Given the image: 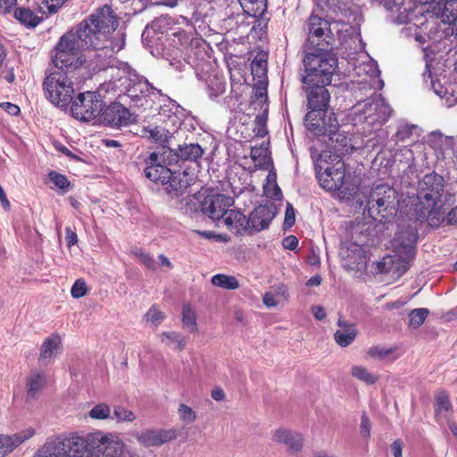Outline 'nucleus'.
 <instances>
[{"label":"nucleus","instance_id":"nucleus-19","mask_svg":"<svg viewBox=\"0 0 457 457\" xmlns=\"http://www.w3.org/2000/svg\"><path fill=\"white\" fill-rule=\"evenodd\" d=\"M204 154V149L197 143H184L174 149L163 150V154L170 158V162H172L173 164L179 162H197Z\"/></svg>","mask_w":457,"mask_h":457},{"label":"nucleus","instance_id":"nucleus-4","mask_svg":"<svg viewBox=\"0 0 457 457\" xmlns=\"http://www.w3.org/2000/svg\"><path fill=\"white\" fill-rule=\"evenodd\" d=\"M399 205L397 191L385 184L372 187L365 196L364 211L375 220L390 221L395 216Z\"/></svg>","mask_w":457,"mask_h":457},{"label":"nucleus","instance_id":"nucleus-41","mask_svg":"<svg viewBox=\"0 0 457 457\" xmlns=\"http://www.w3.org/2000/svg\"><path fill=\"white\" fill-rule=\"evenodd\" d=\"M428 313L429 311L427 308L413 309L409 313V326L413 328H420L424 323Z\"/></svg>","mask_w":457,"mask_h":457},{"label":"nucleus","instance_id":"nucleus-16","mask_svg":"<svg viewBox=\"0 0 457 457\" xmlns=\"http://www.w3.org/2000/svg\"><path fill=\"white\" fill-rule=\"evenodd\" d=\"M307 129L317 137H328V143L335 149L344 148L347 145L348 137L345 131L340 130L334 112H329L328 118H323V120L311 124Z\"/></svg>","mask_w":457,"mask_h":457},{"label":"nucleus","instance_id":"nucleus-7","mask_svg":"<svg viewBox=\"0 0 457 457\" xmlns=\"http://www.w3.org/2000/svg\"><path fill=\"white\" fill-rule=\"evenodd\" d=\"M183 201L188 206L186 212L201 211L213 220H220L226 213V211L233 205L232 197L223 194H212L208 189L188 195Z\"/></svg>","mask_w":457,"mask_h":457},{"label":"nucleus","instance_id":"nucleus-58","mask_svg":"<svg viewBox=\"0 0 457 457\" xmlns=\"http://www.w3.org/2000/svg\"><path fill=\"white\" fill-rule=\"evenodd\" d=\"M1 106L12 116H17L21 112L20 107L12 103H3Z\"/></svg>","mask_w":457,"mask_h":457},{"label":"nucleus","instance_id":"nucleus-29","mask_svg":"<svg viewBox=\"0 0 457 457\" xmlns=\"http://www.w3.org/2000/svg\"><path fill=\"white\" fill-rule=\"evenodd\" d=\"M142 132L143 137H146L159 144L160 146L158 147L159 150L157 152H163L164 149L167 150L168 148H170L167 144H169L172 139L173 133L166 128L162 126H156L153 129L144 128Z\"/></svg>","mask_w":457,"mask_h":457},{"label":"nucleus","instance_id":"nucleus-39","mask_svg":"<svg viewBox=\"0 0 457 457\" xmlns=\"http://www.w3.org/2000/svg\"><path fill=\"white\" fill-rule=\"evenodd\" d=\"M418 129L416 125H410L407 123H402L398 126L396 132L392 137V139L396 143H404L411 139L413 132Z\"/></svg>","mask_w":457,"mask_h":457},{"label":"nucleus","instance_id":"nucleus-47","mask_svg":"<svg viewBox=\"0 0 457 457\" xmlns=\"http://www.w3.org/2000/svg\"><path fill=\"white\" fill-rule=\"evenodd\" d=\"M145 317L148 322H151L155 327L161 324L165 319L164 313L155 307H151Z\"/></svg>","mask_w":457,"mask_h":457},{"label":"nucleus","instance_id":"nucleus-2","mask_svg":"<svg viewBox=\"0 0 457 457\" xmlns=\"http://www.w3.org/2000/svg\"><path fill=\"white\" fill-rule=\"evenodd\" d=\"M444 193V178L435 172L426 174L419 182L418 203L414 209L416 219L420 222L428 221L432 228H438L445 221L446 212Z\"/></svg>","mask_w":457,"mask_h":457},{"label":"nucleus","instance_id":"nucleus-25","mask_svg":"<svg viewBox=\"0 0 457 457\" xmlns=\"http://www.w3.org/2000/svg\"><path fill=\"white\" fill-rule=\"evenodd\" d=\"M272 439L278 444L286 445L290 453H296L303 447V437L295 431L283 428L277 429L273 434Z\"/></svg>","mask_w":457,"mask_h":457},{"label":"nucleus","instance_id":"nucleus-10","mask_svg":"<svg viewBox=\"0 0 457 457\" xmlns=\"http://www.w3.org/2000/svg\"><path fill=\"white\" fill-rule=\"evenodd\" d=\"M79 437L83 444L79 448L86 457H120L123 453L122 442L112 434L98 431Z\"/></svg>","mask_w":457,"mask_h":457},{"label":"nucleus","instance_id":"nucleus-44","mask_svg":"<svg viewBox=\"0 0 457 457\" xmlns=\"http://www.w3.org/2000/svg\"><path fill=\"white\" fill-rule=\"evenodd\" d=\"M111 409L105 403H98L88 412V416L95 420H106L110 418Z\"/></svg>","mask_w":457,"mask_h":457},{"label":"nucleus","instance_id":"nucleus-15","mask_svg":"<svg viewBox=\"0 0 457 457\" xmlns=\"http://www.w3.org/2000/svg\"><path fill=\"white\" fill-rule=\"evenodd\" d=\"M126 79L128 85L126 86V93L123 96H119V98L123 99L128 97L131 99L133 106H142L143 99L145 98L151 92H156L162 95L160 89L154 87L145 77L139 75L135 70L128 67L125 70Z\"/></svg>","mask_w":457,"mask_h":457},{"label":"nucleus","instance_id":"nucleus-43","mask_svg":"<svg viewBox=\"0 0 457 457\" xmlns=\"http://www.w3.org/2000/svg\"><path fill=\"white\" fill-rule=\"evenodd\" d=\"M118 422H132L136 420V414L121 405H117L113 409V416Z\"/></svg>","mask_w":457,"mask_h":457},{"label":"nucleus","instance_id":"nucleus-62","mask_svg":"<svg viewBox=\"0 0 457 457\" xmlns=\"http://www.w3.org/2000/svg\"><path fill=\"white\" fill-rule=\"evenodd\" d=\"M445 220L448 224H457V207L452 209L447 215H445Z\"/></svg>","mask_w":457,"mask_h":457},{"label":"nucleus","instance_id":"nucleus-9","mask_svg":"<svg viewBox=\"0 0 457 457\" xmlns=\"http://www.w3.org/2000/svg\"><path fill=\"white\" fill-rule=\"evenodd\" d=\"M320 186L329 191L340 189L345 182V163L337 154L323 151L315 162Z\"/></svg>","mask_w":457,"mask_h":457},{"label":"nucleus","instance_id":"nucleus-46","mask_svg":"<svg viewBox=\"0 0 457 457\" xmlns=\"http://www.w3.org/2000/svg\"><path fill=\"white\" fill-rule=\"evenodd\" d=\"M133 253L138 258V261L145 266L147 269L151 270H154L156 269L155 262L154 258L140 249H136Z\"/></svg>","mask_w":457,"mask_h":457},{"label":"nucleus","instance_id":"nucleus-53","mask_svg":"<svg viewBox=\"0 0 457 457\" xmlns=\"http://www.w3.org/2000/svg\"><path fill=\"white\" fill-rule=\"evenodd\" d=\"M371 421L365 411L362 412L360 425V434L364 438L370 436Z\"/></svg>","mask_w":457,"mask_h":457},{"label":"nucleus","instance_id":"nucleus-52","mask_svg":"<svg viewBox=\"0 0 457 457\" xmlns=\"http://www.w3.org/2000/svg\"><path fill=\"white\" fill-rule=\"evenodd\" d=\"M423 76H424L425 81H427V79H430L431 87L434 90V92L440 97H443V96L445 94V90L444 89V87L439 82H436L433 79L432 73L428 65H427V71L424 73Z\"/></svg>","mask_w":457,"mask_h":457},{"label":"nucleus","instance_id":"nucleus-57","mask_svg":"<svg viewBox=\"0 0 457 457\" xmlns=\"http://www.w3.org/2000/svg\"><path fill=\"white\" fill-rule=\"evenodd\" d=\"M282 245L286 249L295 250L298 245V239L295 236H288L283 239Z\"/></svg>","mask_w":457,"mask_h":457},{"label":"nucleus","instance_id":"nucleus-31","mask_svg":"<svg viewBox=\"0 0 457 457\" xmlns=\"http://www.w3.org/2000/svg\"><path fill=\"white\" fill-rule=\"evenodd\" d=\"M223 222L231 231L242 233L250 230L248 219L239 211L227 210L224 215Z\"/></svg>","mask_w":457,"mask_h":457},{"label":"nucleus","instance_id":"nucleus-60","mask_svg":"<svg viewBox=\"0 0 457 457\" xmlns=\"http://www.w3.org/2000/svg\"><path fill=\"white\" fill-rule=\"evenodd\" d=\"M312 312L313 316L318 320H322L326 318V312L324 308L320 305H314L312 307Z\"/></svg>","mask_w":457,"mask_h":457},{"label":"nucleus","instance_id":"nucleus-8","mask_svg":"<svg viewBox=\"0 0 457 457\" xmlns=\"http://www.w3.org/2000/svg\"><path fill=\"white\" fill-rule=\"evenodd\" d=\"M393 113V109L381 95L359 101L353 107V120L357 123H367L377 129L385 124Z\"/></svg>","mask_w":457,"mask_h":457},{"label":"nucleus","instance_id":"nucleus-22","mask_svg":"<svg viewBox=\"0 0 457 457\" xmlns=\"http://www.w3.org/2000/svg\"><path fill=\"white\" fill-rule=\"evenodd\" d=\"M34 435L33 428H28L12 435H0V457L7 456Z\"/></svg>","mask_w":457,"mask_h":457},{"label":"nucleus","instance_id":"nucleus-42","mask_svg":"<svg viewBox=\"0 0 457 457\" xmlns=\"http://www.w3.org/2000/svg\"><path fill=\"white\" fill-rule=\"evenodd\" d=\"M395 5L397 7V11L400 13L408 12L413 11V3L412 0H403L402 2H397V0H393ZM420 4H428L434 2H436L438 4H441L443 0H413Z\"/></svg>","mask_w":457,"mask_h":457},{"label":"nucleus","instance_id":"nucleus-5","mask_svg":"<svg viewBox=\"0 0 457 457\" xmlns=\"http://www.w3.org/2000/svg\"><path fill=\"white\" fill-rule=\"evenodd\" d=\"M303 60L304 73L301 74L303 84H330L337 68V58L329 51L305 52Z\"/></svg>","mask_w":457,"mask_h":457},{"label":"nucleus","instance_id":"nucleus-14","mask_svg":"<svg viewBox=\"0 0 457 457\" xmlns=\"http://www.w3.org/2000/svg\"><path fill=\"white\" fill-rule=\"evenodd\" d=\"M308 37L304 45V52L329 51L335 41L329 22L312 14L307 22Z\"/></svg>","mask_w":457,"mask_h":457},{"label":"nucleus","instance_id":"nucleus-63","mask_svg":"<svg viewBox=\"0 0 457 457\" xmlns=\"http://www.w3.org/2000/svg\"><path fill=\"white\" fill-rule=\"evenodd\" d=\"M269 170H269V174L267 176V182L265 185H271V184L277 182V173H276L273 164L271 166H270Z\"/></svg>","mask_w":457,"mask_h":457},{"label":"nucleus","instance_id":"nucleus-11","mask_svg":"<svg viewBox=\"0 0 457 457\" xmlns=\"http://www.w3.org/2000/svg\"><path fill=\"white\" fill-rule=\"evenodd\" d=\"M329 84H303V89L306 93L307 106L310 111L304 118V124L306 129L311 127V124H316L323 120V118H328L329 115L328 107L330 101V94L327 89Z\"/></svg>","mask_w":457,"mask_h":457},{"label":"nucleus","instance_id":"nucleus-38","mask_svg":"<svg viewBox=\"0 0 457 457\" xmlns=\"http://www.w3.org/2000/svg\"><path fill=\"white\" fill-rule=\"evenodd\" d=\"M162 342L168 346H172L178 350H183L186 346V341L183 336L178 332H163L161 335Z\"/></svg>","mask_w":457,"mask_h":457},{"label":"nucleus","instance_id":"nucleus-28","mask_svg":"<svg viewBox=\"0 0 457 457\" xmlns=\"http://www.w3.org/2000/svg\"><path fill=\"white\" fill-rule=\"evenodd\" d=\"M243 11L249 16L258 19L259 26H266L268 18L265 17L267 11V0H238Z\"/></svg>","mask_w":457,"mask_h":457},{"label":"nucleus","instance_id":"nucleus-33","mask_svg":"<svg viewBox=\"0 0 457 457\" xmlns=\"http://www.w3.org/2000/svg\"><path fill=\"white\" fill-rule=\"evenodd\" d=\"M14 17L28 27H36L40 22V18L29 8H18L14 12Z\"/></svg>","mask_w":457,"mask_h":457},{"label":"nucleus","instance_id":"nucleus-21","mask_svg":"<svg viewBox=\"0 0 457 457\" xmlns=\"http://www.w3.org/2000/svg\"><path fill=\"white\" fill-rule=\"evenodd\" d=\"M102 115L106 124L116 128L128 126L135 120V117L129 109L120 103L111 104L103 112Z\"/></svg>","mask_w":457,"mask_h":457},{"label":"nucleus","instance_id":"nucleus-56","mask_svg":"<svg viewBox=\"0 0 457 457\" xmlns=\"http://www.w3.org/2000/svg\"><path fill=\"white\" fill-rule=\"evenodd\" d=\"M65 241L68 247H71L78 242V236L70 227L65 228Z\"/></svg>","mask_w":457,"mask_h":457},{"label":"nucleus","instance_id":"nucleus-40","mask_svg":"<svg viewBox=\"0 0 457 457\" xmlns=\"http://www.w3.org/2000/svg\"><path fill=\"white\" fill-rule=\"evenodd\" d=\"M352 375L367 385H373L378 381V377L362 366H353Z\"/></svg>","mask_w":457,"mask_h":457},{"label":"nucleus","instance_id":"nucleus-59","mask_svg":"<svg viewBox=\"0 0 457 457\" xmlns=\"http://www.w3.org/2000/svg\"><path fill=\"white\" fill-rule=\"evenodd\" d=\"M391 451L394 457H403V442L399 439L394 441L391 445Z\"/></svg>","mask_w":457,"mask_h":457},{"label":"nucleus","instance_id":"nucleus-48","mask_svg":"<svg viewBox=\"0 0 457 457\" xmlns=\"http://www.w3.org/2000/svg\"><path fill=\"white\" fill-rule=\"evenodd\" d=\"M87 293V287L85 280L83 279H77L75 283L73 284L71 294L72 297L74 298H80L86 295Z\"/></svg>","mask_w":457,"mask_h":457},{"label":"nucleus","instance_id":"nucleus-6","mask_svg":"<svg viewBox=\"0 0 457 457\" xmlns=\"http://www.w3.org/2000/svg\"><path fill=\"white\" fill-rule=\"evenodd\" d=\"M75 71H66L54 66L50 71L43 82L45 96L55 106L66 108L73 100L75 94L74 78Z\"/></svg>","mask_w":457,"mask_h":457},{"label":"nucleus","instance_id":"nucleus-27","mask_svg":"<svg viewBox=\"0 0 457 457\" xmlns=\"http://www.w3.org/2000/svg\"><path fill=\"white\" fill-rule=\"evenodd\" d=\"M339 329L334 333V339L336 343L341 347L350 345L357 337V329L353 323L345 320L340 316L337 322Z\"/></svg>","mask_w":457,"mask_h":457},{"label":"nucleus","instance_id":"nucleus-64","mask_svg":"<svg viewBox=\"0 0 457 457\" xmlns=\"http://www.w3.org/2000/svg\"><path fill=\"white\" fill-rule=\"evenodd\" d=\"M212 397L215 401H222L225 399V393L221 388L217 387L212 391Z\"/></svg>","mask_w":457,"mask_h":457},{"label":"nucleus","instance_id":"nucleus-45","mask_svg":"<svg viewBox=\"0 0 457 457\" xmlns=\"http://www.w3.org/2000/svg\"><path fill=\"white\" fill-rule=\"evenodd\" d=\"M267 119L266 112L255 117L253 132L256 137H263L268 134Z\"/></svg>","mask_w":457,"mask_h":457},{"label":"nucleus","instance_id":"nucleus-1","mask_svg":"<svg viewBox=\"0 0 457 457\" xmlns=\"http://www.w3.org/2000/svg\"><path fill=\"white\" fill-rule=\"evenodd\" d=\"M120 19L112 7L104 4L95 10L87 18L84 19L81 25H87V33L96 45L99 51H103L104 56H111L124 48L125 33L118 30Z\"/></svg>","mask_w":457,"mask_h":457},{"label":"nucleus","instance_id":"nucleus-51","mask_svg":"<svg viewBox=\"0 0 457 457\" xmlns=\"http://www.w3.org/2000/svg\"><path fill=\"white\" fill-rule=\"evenodd\" d=\"M49 179L57 187L61 189H67L70 186L68 179L64 175L59 174L55 171H51L49 173Z\"/></svg>","mask_w":457,"mask_h":457},{"label":"nucleus","instance_id":"nucleus-13","mask_svg":"<svg viewBox=\"0 0 457 457\" xmlns=\"http://www.w3.org/2000/svg\"><path fill=\"white\" fill-rule=\"evenodd\" d=\"M418 240L417 229L411 226L399 228L392 242L395 256L401 264L396 268L397 271L405 272L409 263L413 260L416 253V244Z\"/></svg>","mask_w":457,"mask_h":457},{"label":"nucleus","instance_id":"nucleus-54","mask_svg":"<svg viewBox=\"0 0 457 457\" xmlns=\"http://www.w3.org/2000/svg\"><path fill=\"white\" fill-rule=\"evenodd\" d=\"M295 222V213L293 205L289 203L287 204L286 212H285V220H284V228H289Z\"/></svg>","mask_w":457,"mask_h":457},{"label":"nucleus","instance_id":"nucleus-18","mask_svg":"<svg viewBox=\"0 0 457 457\" xmlns=\"http://www.w3.org/2000/svg\"><path fill=\"white\" fill-rule=\"evenodd\" d=\"M145 162L146 167L144 171L145 177L151 181L165 185L167 179L171 176V170L167 167L173 164L170 162V158H167L163 152H153Z\"/></svg>","mask_w":457,"mask_h":457},{"label":"nucleus","instance_id":"nucleus-24","mask_svg":"<svg viewBox=\"0 0 457 457\" xmlns=\"http://www.w3.org/2000/svg\"><path fill=\"white\" fill-rule=\"evenodd\" d=\"M176 437L174 430H152L148 429L137 436L138 442L145 446H159L170 442Z\"/></svg>","mask_w":457,"mask_h":457},{"label":"nucleus","instance_id":"nucleus-17","mask_svg":"<svg viewBox=\"0 0 457 457\" xmlns=\"http://www.w3.org/2000/svg\"><path fill=\"white\" fill-rule=\"evenodd\" d=\"M82 444L79 436L47 442L38 451L37 457H86L79 448Z\"/></svg>","mask_w":457,"mask_h":457},{"label":"nucleus","instance_id":"nucleus-26","mask_svg":"<svg viewBox=\"0 0 457 457\" xmlns=\"http://www.w3.org/2000/svg\"><path fill=\"white\" fill-rule=\"evenodd\" d=\"M62 349V339L58 334H52L46 337L40 348L38 361L42 365H47Z\"/></svg>","mask_w":457,"mask_h":457},{"label":"nucleus","instance_id":"nucleus-36","mask_svg":"<svg viewBox=\"0 0 457 457\" xmlns=\"http://www.w3.org/2000/svg\"><path fill=\"white\" fill-rule=\"evenodd\" d=\"M452 403L450 402V396L445 390L438 392L436 395L435 403V414L436 417H439L444 411L447 412L452 411Z\"/></svg>","mask_w":457,"mask_h":457},{"label":"nucleus","instance_id":"nucleus-55","mask_svg":"<svg viewBox=\"0 0 457 457\" xmlns=\"http://www.w3.org/2000/svg\"><path fill=\"white\" fill-rule=\"evenodd\" d=\"M267 61L264 59H254L251 63L252 71L260 76L266 72Z\"/></svg>","mask_w":457,"mask_h":457},{"label":"nucleus","instance_id":"nucleus-34","mask_svg":"<svg viewBox=\"0 0 457 457\" xmlns=\"http://www.w3.org/2000/svg\"><path fill=\"white\" fill-rule=\"evenodd\" d=\"M395 351V347H384L381 345L373 346L369 349L368 354L378 361H395L399 356H391Z\"/></svg>","mask_w":457,"mask_h":457},{"label":"nucleus","instance_id":"nucleus-3","mask_svg":"<svg viewBox=\"0 0 457 457\" xmlns=\"http://www.w3.org/2000/svg\"><path fill=\"white\" fill-rule=\"evenodd\" d=\"M87 25L79 23L62 35L57 42L53 58L55 67L66 68V71H76L85 62L83 54L85 50H99L96 45L87 33Z\"/></svg>","mask_w":457,"mask_h":457},{"label":"nucleus","instance_id":"nucleus-50","mask_svg":"<svg viewBox=\"0 0 457 457\" xmlns=\"http://www.w3.org/2000/svg\"><path fill=\"white\" fill-rule=\"evenodd\" d=\"M179 414L180 419L187 423H192L196 419L195 411L190 407L183 403L179 405Z\"/></svg>","mask_w":457,"mask_h":457},{"label":"nucleus","instance_id":"nucleus-23","mask_svg":"<svg viewBox=\"0 0 457 457\" xmlns=\"http://www.w3.org/2000/svg\"><path fill=\"white\" fill-rule=\"evenodd\" d=\"M193 181L192 176L186 170L182 172L171 171V176L165 181L166 191L172 196L181 195L186 192Z\"/></svg>","mask_w":457,"mask_h":457},{"label":"nucleus","instance_id":"nucleus-12","mask_svg":"<svg viewBox=\"0 0 457 457\" xmlns=\"http://www.w3.org/2000/svg\"><path fill=\"white\" fill-rule=\"evenodd\" d=\"M111 86L102 85L98 92L87 91L79 94L71 102L72 116L80 121L88 122L103 114L104 103L100 93L104 90L108 92Z\"/></svg>","mask_w":457,"mask_h":457},{"label":"nucleus","instance_id":"nucleus-32","mask_svg":"<svg viewBox=\"0 0 457 457\" xmlns=\"http://www.w3.org/2000/svg\"><path fill=\"white\" fill-rule=\"evenodd\" d=\"M250 156L259 169L268 170L273 164L270 152L264 144L261 146H253Z\"/></svg>","mask_w":457,"mask_h":457},{"label":"nucleus","instance_id":"nucleus-30","mask_svg":"<svg viewBox=\"0 0 457 457\" xmlns=\"http://www.w3.org/2000/svg\"><path fill=\"white\" fill-rule=\"evenodd\" d=\"M46 384L44 371L32 370L26 379L27 401L35 400Z\"/></svg>","mask_w":457,"mask_h":457},{"label":"nucleus","instance_id":"nucleus-20","mask_svg":"<svg viewBox=\"0 0 457 457\" xmlns=\"http://www.w3.org/2000/svg\"><path fill=\"white\" fill-rule=\"evenodd\" d=\"M277 209L273 204H260L248 216L250 231L260 232L269 228L274 219Z\"/></svg>","mask_w":457,"mask_h":457},{"label":"nucleus","instance_id":"nucleus-35","mask_svg":"<svg viewBox=\"0 0 457 457\" xmlns=\"http://www.w3.org/2000/svg\"><path fill=\"white\" fill-rule=\"evenodd\" d=\"M213 286L224 289H237L239 287L238 280L234 276H228L225 274H216L212 278Z\"/></svg>","mask_w":457,"mask_h":457},{"label":"nucleus","instance_id":"nucleus-49","mask_svg":"<svg viewBox=\"0 0 457 457\" xmlns=\"http://www.w3.org/2000/svg\"><path fill=\"white\" fill-rule=\"evenodd\" d=\"M263 191L265 195L269 198L280 200L282 197V191L277 182L271 185H264Z\"/></svg>","mask_w":457,"mask_h":457},{"label":"nucleus","instance_id":"nucleus-37","mask_svg":"<svg viewBox=\"0 0 457 457\" xmlns=\"http://www.w3.org/2000/svg\"><path fill=\"white\" fill-rule=\"evenodd\" d=\"M182 323L184 328H187L189 332H197L198 326L196 323V315L195 311L189 304H184L182 309Z\"/></svg>","mask_w":457,"mask_h":457},{"label":"nucleus","instance_id":"nucleus-61","mask_svg":"<svg viewBox=\"0 0 457 457\" xmlns=\"http://www.w3.org/2000/svg\"><path fill=\"white\" fill-rule=\"evenodd\" d=\"M17 0H0V13L10 12L11 8L16 4Z\"/></svg>","mask_w":457,"mask_h":457}]
</instances>
